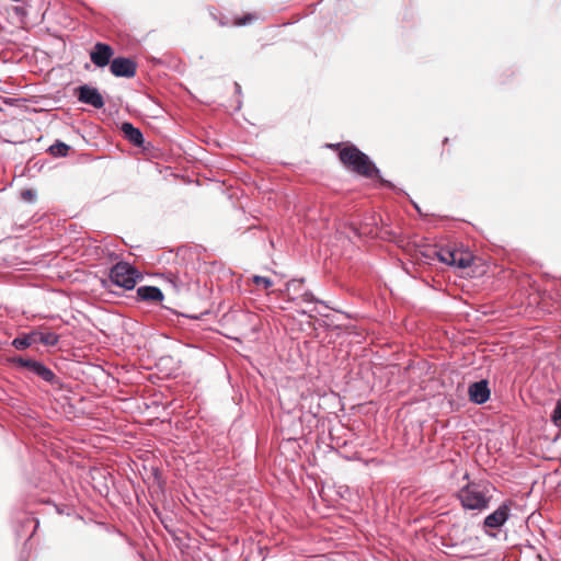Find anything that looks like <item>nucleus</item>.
Wrapping results in <instances>:
<instances>
[{
	"label": "nucleus",
	"instance_id": "obj_22",
	"mask_svg": "<svg viewBox=\"0 0 561 561\" xmlns=\"http://www.w3.org/2000/svg\"><path fill=\"white\" fill-rule=\"evenodd\" d=\"M252 280L255 285L263 286L265 289L273 285V280L265 276L254 275Z\"/></svg>",
	"mask_w": 561,
	"mask_h": 561
},
{
	"label": "nucleus",
	"instance_id": "obj_24",
	"mask_svg": "<svg viewBox=\"0 0 561 561\" xmlns=\"http://www.w3.org/2000/svg\"><path fill=\"white\" fill-rule=\"evenodd\" d=\"M551 420L554 424L561 421V398L557 401L554 409L551 413Z\"/></svg>",
	"mask_w": 561,
	"mask_h": 561
},
{
	"label": "nucleus",
	"instance_id": "obj_31",
	"mask_svg": "<svg viewBox=\"0 0 561 561\" xmlns=\"http://www.w3.org/2000/svg\"><path fill=\"white\" fill-rule=\"evenodd\" d=\"M234 88H236V92L240 94L241 93V85L236 82L234 83Z\"/></svg>",
	"mask_w": 561,
	"mask_h": 561
},
{
	"label": "nucleus",
	"instance_id": "obj_7",
	"mask_svg": "<svg viewBox=\"0 0 561 561\" xmlns=\"http://www.w3.org/2000/svg\"><path fill=\"white\" fill-rule=\"evenodd\" d=\"M76 95L79 102L91 105L94 108H102L104 106V99L100 91L89 84L79 85L76 89Z\"/></svg>",
	"mask_w": 561,
	"mask_h": 561
},
{
	"label": "nucleus",
	"instance_id": "obj_23",
	"mask_svg": "<svg viewBox=\"0 0 561 561\" xmlns=\"http://www.w3.org/2000/svg\"><path fill=\"white\" fill-rule=\"evenodd\" d=\"M304 283H305V278L304 277H301V278H293V279L287 282L286 290L287 291H289V290L298 291Z\"/></svg>",
	"mask_w": 561,
	"mask_h": 561
},
{
	"label": "nucleus",
	"instance_id": "obj_21",
	"mask_svg": "<svg viewBox=\"0 0 561 561\" xmlns=\"http://www.w3.org/2000/svg\"><path fill=\"white\" fill-rule=\"evenodd\" d=\"M300 299L305 304H322L324 305V301L318 299L312 291L306 290L301 296Z\"/></svg>",
	"mask_w": 561,
	"mask_h": 561
},
{
	"label": "nucleus",
	"instance_id": "obj_17",
	"mask_svg": "<svg viewBox=\"0 0 561 561\" xmlns=\"http://www.w3.org/2000/svg\"><path fill=\"white\" fill-rule=\"evenodd\" d=\"M69 150H70V146H68L67 144H65L60 140H56L55 144H53L48 148L49 153L54 157H66L68 154Z\"/></svg>",
	"mask_w": 561,
	"mask_h": 561
},
{
	"label": "nucleus",
	"instance_id": "obj_19",
	"mask_svg": "<svg viewBox=\"0 0 561 561\" xmlns=\"http://www.w3.org/2000/svg\"><path fill=\"white\" fill-rule=\"evenodd\" d=\"M471 261L472 259L469 254L459 253V256H457L455 260L454 266L458 268H466L470 266Z\"/></svg>",
	"mask_w": 561,
	"mask_h": 561
},
{
	"label": "nucleus",
	"instance_id": "obj_2",
	"mask_svg": "<svg viewBox=\"0 0 561 561\" xmlns=\"http://www.w3.org/2000/svg\"><path fill=\"white\" fill-rule=\"evenodd\" d=\"M494 490L489 481H469L458 490L456 497L465 511L481 513L490 507Z\"/></svg>",
	"mask_w": 561,
	"mask_h": 561
},
{
	"label": "nucleus",
	"instance_id": "obj_11",
	"mask_svg": "<svg viewBox=\"0 0 561 561\" xmlns=\"http://www.w3.org/2000/svg\"><path fill=\"white\" fill-rule=\"evenodd\" d=\"M142 426L148 424L152 425L154 420H159L160 410H164V407L156 399L151 400L150 403L146 401L145 390L142 389Z\"/></svg>",
	"mask_w": 561,
	"mask_h": 561
},
{
	"label": "nucleus",
	"instance_id": "obj_3",
	"mask_svg": "<svg viewBox=\"0 0 561 561\" xmlns=\"http://www.w3.org/2000/svg\"><path fill=\"white\" fill-rule=\"evenodd\" d=\"M10 362L19 367L25 368L28 373L53 387H61L60 378L48 366L39 360L16 356L12 357Z\"/></svg>",
	"mask_w": 561,
	"mask_h": 561
},
{
	"label": "nucleus",
	"instance_id": "obj_28",
	"mask_svg": "<svg viewBox=\"0 0 561 561\" xmlns=\"http://www.w3.org/2000/svg\"><path fill=\"white\" fill-rule=\"evenodd\" d=\"M152 377H153V375H152V374L145 375V374L142 373V375H141L142 381H144L145 379H147V380H150V381H151Z\"/></svg>",
	"mask_w": 561,
	"mask_h": 561
},
{
	"label": "nucleus",
	"instance_id": "obj_29",
	"mask_svg": "<svg viewBox=\"0 0 561 561\" xmlns=\"http://www.w3.org/2000/svg\"><path fill=\"white\" fill-rule=\"evenodd\" d=\"M148 453H149V450H144L142 449V458H141L142 462H146L148 460V456H147Z\"/></svg>",
	"mask_w": 561,
	"mask_h": 561
},
{
	"label": "nucleus",
	"instance_id": "obj_6",
	"mask_svg": "<svg viewBox=\"0 0 561 561\" xmlns=\"http://www.w3.org/2000/svg\"><path fill=\"white\" fill-rule=\"evenodd\" d=\"M37 342L45 346H55L59 342V335L54 332L32 331L16 336L12 341V346L22 351Z\"/></svg>",
	"mask_w": 561,
	"mask_h": 561
},
{
	"label": "nucleus",
	"instance_id": "obj_16",
	"mask_svg": "<svg viewBox=\"0 0 561 561\" xmlns=\"http://www.w3.org/2000/svg\"><path fill=\"white\" fill-rule=\"evenodd\" d=\"M164 299L162 290L157 286L142 285V301L161 302Z\"/></svg>",
	"mask_w": 561,
	"mask_h": 561
},
{
	"label": "nucleus",
	"instance_id": "obj_9",
	"mask_svg": "<svg viewBox=\"0 0 561 561\" xmlns=\"http://www.w3.org/2000/svg\"><path fill=\"white\" fill-rule=\"evenodd\" d=\"M136 62L126 57H116L110 64V70L115 77L131 78L136 75Z\"/></svg>",
	"mask_w": 561,
	"mask_h": 561
},
{
	"label": "nucleus",
	"instance_id": "obj_20",
	"mask_svg": "<svg viewBox=\"0 0 561 561\" xmlns=\"http://www.w3.org/2000/svg\"><path fill=\"white\" fill-rule=\"evenodd\" d=\"M256 20V15L253 13H247L241 18H238L234 20L233 25L234 26H245L251 24L253 21Z\"/></svg>",
	"mask_w": 561,
	"mask_h": 561
},
{
	"label": "nucleus",
	"instance_id": "obj_32",
	"mask_svg": "<svg viewBox=\"0 0 561 561\" xmlns=\"http://www.w3.org/2000/svg\"><path fill=\"white\" fill-rule=\"evenodd\" d=\"M141 144H142V154L145 153V151L147 150V146L145 144V139L142 138L141 140Z\"/></svg>",
	"mask_w": 561,
	"mask_h": 561
},
{
	"label": "nucleus",
	"instance_id": "obj_34",
	"mask_svg": "<svg viewBox=\"0 0 561 561\" xmlns=\"http://www.w3.org/2000/svg\"><path fill=\"white\" fill-rule=\"evenodd\" d=\"M137 295L140 296V287L137 288Z\"/></svg>",
	"mask_w": 561,
	"mask_h": 561
},
{
	"label": "nucleus",
	"instance_id": "obj_10",
	"mask_svg": "<svg viewBox=\"0 0 561 561\" xmlns=\"http://www.w3.org/2000/svg\"><path fill=\"white\" fill-rule=\"evenodd\" d=\"M114 55L112 46L105 43H96L90 53L91 61L99 68H104L111 64V59Z\"/></svg>",
	"mask_w": 561,
	"mask_h": 561
},
{
	"label": "nucleus",
	"instance_id": "obj_4",
	"mask_svg": "<svg viewBox=\"0 0 561 561\" xmlns=\"http://www.w3.org/2000/svg\"><path fill=\"white\" fill-rule=\"evenodd\" d=\"M511 501L503 502L495 511L486 515L481 524V529L489 537H496L491 530L501 529L511 517Z\"/></svg>",
	"mask_w": 561,
	"mask_h": 561
},
{
	"label": "nucleus",
	"instance_id": "obj_26",
	"mask_svg": "<svg viewBox=\"0 0 561 561\" xmlns=\"http://www.w3.org/2000/svg\"><path fill=\"white\" fill-rule=\"evenodd\" d=\"M348 142H336V144H328L327 148H330L337 152V156L340 157L341 152L348 146Z\"/></svg>",
	"mask_w": 561,
	"mask_h": 561
},
{
	"label": "nucleus",
	"instance_id": "obj_30",
	"mask_svg": "<svg viewBox=\"0 0 561 561\" xmlns=\"http://www.w3.org/2000/svg\"><path fill=\"white\" fill-rule=\"evenodd\" d=\"M412 204H413V206H414L415 210H416L420 215H422V211H421L420 206H419L416 203H414V202H412Z\"/></svg>",
	"mask_w": 561,
	"mask_h": 561
},
{
	"label": "nucleus",
	"instance_id": "obj_1",
	"mask_svg": "<svg viewBox=\"0 0 561 561\" xmlns=\"http://www.w3.org/2000/svg\"><path fill=\"white\" fill-rule=\"evenodd\" d=\"M340 161L347 170L366 179H375L382 187L397 191L396 185L381 175L380 169L370 157L354 144L348 142V146L340 154Z\"/></svg>",
	"mask_w": 561,
	"mask_h": 561
},
{
	"label": "nucleus",
	"instance_id": "obj_27",
	"mask_svg": "<svg viewBox=\"0 0 561 561\" xmlns=\"http://www.w3.org/2000/svg\"><path fill=\"white\" fill-rule=\"evenodd\" d=\"M146 59L153 62L154 65L161 64V60L154 57H146Z\"/></svg>",
	"mask_w": 561,
	"mask_h": 561
},
{
	"label": "nucleus",
	"instance_id": "obj_14",
	"mask_svg": "<svg viewBox=\"0 0 561 561\" xmlns=\"http://www.w3.org/2000/svg\"><path fill=\"white\" fill-rule=\"evenodd\" d=\"M144 108L146 112L142 111V116L153 118L159 117L163 112V108L159 102L150 93H147L142 90V110Z\"/></svg>",
	"mask_w": 561,
	"mask_h": 561
},
{
	"label": "nucleus",
	"instance_id": "obj_5",
	"mask_svg": "<svg viewBox=\"0 0 561 561\" xmlns=\"http://www.w3.org/2000/svg\"><path fill=\"white\" fill-rule=\"evenodd\" d=\"M137 277V271L126 262L116 263L110 272V282L123 289H133Z\"/></svg>",
	"mask_w": 561,
	"mask_h": 561
},
{
	"label": "nucleus",
	"instance_id": "obj_12",
	"mask_svg": "<svg viewBox=\"0 0 561 561\" xmlns=\"http://www.w3.org/2000/svg\"><path fill=\"white\" fill-rule=\"evenodd\" d=\"M148 490L153 500H160L164 496V482L161 472L157 467H151V477L148 482Z\"/></svg>",
	"mask_w": 561,
	"mask_h": 561
},
{
	"label": "nucleus",
	"instance_id": "obj_15",
	"mask_svg": "<svg viewBox=\"0 0 561 561\" xmlns=\"http://www.w3.org/2000/svg\"><path fill=\"white\" fill-rule=\"evenodd\" d=\"M121 130L125 138L128 139L134 146L140 147V129L135 127L131 123L124 122L121 125Z\"/></svg>",
	"mask_w": 561,
	"mask_h": 561
},
{
	"label": "nucleus",
	"instance_id": "obj_13",
	"mask_svg": "<svg viewBox=\"0 0 561 561\" xmlns=\"http://www.w3.org/2000/svg\"><path fill=\"white\" fill-rule=\"evenodd\" d=\"M423 255L426 259H430V260L437 259L439 262H442L444 264L454 266L456 257L459 256V252H457L456 250L442 248L439 250H436V249L427 250L426 252L423 253Z\"/></svg>",
	"mask_w": 561,
	"mask_h": 561
},
{
	"label": "nucleus",
	"instance_id": "obj_25",
	"mask_svg": "<svg viewBox=\"0 0 561 561\" xmlns=\"http://www.w3.org/2000/svg\"><path fill=\"white\" fill-rule=\"evenodd\" d=\"M21 196H22L23 201L28 202V203H34L36 201L37 194H36V191L28 188V190H24L21 193Z\"/></svg>",
	"mask_w": 561,
	"mask_h": 561
},
{
	"label": "nucleus",
	"instance_id": "obj_18",
	"mask_svg": "<svg viewBox=\"0 0 561 561\" xmlns=\"http://www.w3.org/2000/svg\"><path fill=\"white\" fill-rule=\"evenodd\" d=\"M213 20L217 21L221 27H228L233 25V22L227 15L220 14L217 10L213 9L209 11Z\"/></svg>",
	"mask_w": 561,
	"mask_h": 561
},
{
	"label": "nucleus",
	"instance_id": "obj_33",
	"mask_svg": "<svg viewBox=\"0 0 561 561\" xmlns=\"http://www.w3.org/2000/svg\"><path fill=\"white\" fill-rule=\"evenodd\" d=\"M135 495H136V500H137V502H139V501H140V496H139V494H138V492H137V491H135Z\"/></svg>",
	"mask_w": 561,
	"mask_h": 561
},
{
	"label": "nucleus",
	"instance_id": "obj_8",
	"mask_svg": "<svg viewBox=\"0 0 561 561\" xmlns=\"http://www.w3.org/2000/svg\"><path fill=\"white\" fill-rule=\"evenodd\" d=\"M468 396L469 400L474 404L481 405L488 402L491 396L489 381L481 379L470 383L468 387Z\"/></svg>",
	"mask_w": 561,
	"mask_h": 561
}]
</instances>
